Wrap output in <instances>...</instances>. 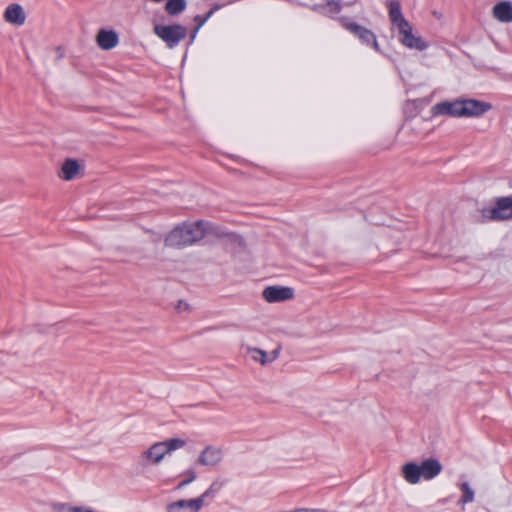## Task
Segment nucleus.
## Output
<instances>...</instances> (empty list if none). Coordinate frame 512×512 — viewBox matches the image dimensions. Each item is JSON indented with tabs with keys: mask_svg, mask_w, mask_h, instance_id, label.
<instances>
[{
	"mask_svg": "<svg viewBox=\"0 0 512 512\" xmlns=\"http://www.w3.org/2000/svg\"><path fill=\"white\" fill-rule=\"evenodd\" d=\"M207 234H218L212 223L206 221L185 222L171 230L164 243L167 247L180 249L193 245Z\"/></svg>",
	"mask_w": 512,
	"mask_h": 512,
	"instance_id": "nucleus-1",
	"label": "nucleus"
},
{
	"mask_svg": "<svg viewBox=\"0 0 512 512\" xmlns=\"http://www.w3.org/2000/svg\"><path fill=\"white\" fill-rule=\"evenodd\" d=\"M186 440L181 438H170L164 441L155 442L148 448L141 451L139 463L142 467L159 465L167 455L183 448Z\"/></svg>",
	"mask_w": 512,
	"mask_h": 512,
	"instance_id": "nucleus-2",
	"label": "nucleus"
},
{
	"mask_svg": "<svg viewBox=\"0 0 512 512\" xmlns=\"http://www.w3.org/2000/svg\"><path fill=\"white\" fill-rule=\"evenodd\" d=\"M442 471L441 463L436 459H426L421 464L414 462L405 463L401 467V475L409 484L415 485L424 480H432Z\"/></svg>",
	"mask_w": 512,
	"mask_h": 512,
	"instance_id": "nucleus-3",
	"label": "nucleus"
},
{
	"mask_svg": "<svg viewBox=\"0 0 512 512\" xmlns=\"http://www.w3.org/2000/svg\"><path fill=\"white\" fill-rule=\"evenodd\" d=\"M153 31L155 35H157L168 48H174L177 46L180 41L185 39L187 36V28L179 25H161V24H155Z\"/></svg>",
	"mask_w": 512,
	"mask_h": 512,
	"instance_id": "nucleus-4",
	"label": "nucleus"
},
{
	"mask_svg": "<svg viewBox=\"0 0 512 512\" xmlns=\"http://www.w3.org/2000/svg\"><path fill=\"white\" fill-rule=\"evenodd\" d=\"M485 220H508L512 218V197H502L490 209L482 210Z\"/></svg>",
	"mask_w": 512,
	"mask_h": 512,
	"instance_id": "nucleus-5",
	"label": "nucleus"
},
{
	"mask_svg": "<svg viewBox=\"0 0 512 512\" xmlns=\"http://www.w3.org/2000/svg\"><path fill=\"white\" fill-rule=\"evenodd\" d=\"M492 109V105L488 102L470 99V98H462L461 105V114L462 118L464 117H481L488 111Z\"/></svg>",
	"mask_w": 512,
	"mask_h": 512,
	"instance_id": "nucleus-6",
	"label": "nucleus"
},
{
	"mask_svg": "<svg viewBox=\"0 0 512 512\" xmlns=\"http://www.w3.org/2000/svg\"><path fill=\"white\" fill-rule=\"evenodd\" d=\"M462 98L452 101H442L431 108L433 116H448L453 118H462L461 114Z\"/></svg>",
	"mask_w": 512,
	"mask_h": 512,
	"instance_id": "nucleus-7",
	"label": "nucleus"
},
{
	"mask_svg": "<svg viewBox=\"0 0 512 512\" xmlns=\"http://www.w3.org/2000/svg\"><path fill=\"white\" fill-rule=\"evenodd\" d=\"M263 299L268 303H278L294 298V290L286 286H268L262 291Z\"/></svg>",
	"mask_w": 512,
	"mask_h": 512,
	"instance_id": "nucleus-8",
	"label": "nucleus"
},
{
	"mask_svg": "<svg viewBox=\"0 0 512 512\" xmlns=\"http://www.w3.org/2000/svg\"><path fill=\"white\" fill-rule=\"evenodd\" d=\"M223 460V451L221 448L208 445L199 454L197 464L206 467H216Z\"/></svg>",
	"mask_w": 512,
	"mask_h": 512,
	"instance_id": "nucleus-9",
	"label": "nucleus"
},
{
	"mask_svg": "<svg viewBox=\"0 0 512 512\" xmlns=\"http://www.w3.org/2000/svg\"><path fill=\"white\" fill-rule=\"evenodd\" d=\"M203 507L202 499L198 496L171 502L166 506V512H199Z\"/></svg>",
	"mask_w": 512,
	"mask_h": 512,
	"instance_id": "nucleus-10",
	"label": "nucleus"
},
{
	"mask_svg": "<svg viewBox=\"0 0 512 512\" xmlns=\"http://www.w3.org/2000/svg\"><path fill=\"white\" fill-rule=\"evenodd\" d=\"M343 26L348 31L356 35L362 41V43L366 45L371 44L376 51H379L378 42L376 40L374 33L371 30L366 29L356 23L348 21L343 22Z\"/></svg>",
	"mask_w": 512,
	"mask_h": 512,
	"instance_id": "nucleus-11",
	"label": "nucleus"
},
{
	"mask_svg": "<svg viewBox=\"0 0 512 512\" xmlns=\"http://www.w3.org/2000/svg\"><path fill=\"white\" fill-rule=\"evenodd\" d=\"M400 42L410 49L422 51L427 48V44L420 38L412 34V27L407 24L406 28H399Z\"/></svg>",
	"mask_w": 512,
	"mask_h": 512,
	"instance_id": "nucleus-12",
	"label": "nucleus"
},
{
	"mask_svg": "<svg viewBox=\"0 0 512 512\" xmlns=\"http://www.w3.org/2000/svg\"><path fill=\"white\" fill-rule=\"evenodd\" d=\"M4 20L16 26H22L26 21V15L21 5L13 3L7 6L3 14Z\"/></svg>",
	"mask_w": 512,
	"mask_h": 512,
	"instance_id": "nucleus-13",
	"label": "nucleus"
},
{
	"mask_svg": "<svg viewBox=\"0 0 512 512\" xmlns=\"http://www.w3.org/2000/svg\"><path fill=\"white\" fill-rule=\"evenodd\" d=\"M80 170L81 166L79 162L75 159L68 158L62 163L57 175L64 181H70L79 175Z\"/></svg>",
	"mask_w": 512,
	"mask_h": 512,
	"instance_id": "nucleus-14",
	"label": "nucleus"
},
{
	"mask_svg": "<svg viewBox=\"0 0 512 512\" xmlns=\"http://www.w3.org/2000/svg\"><path fill=\"white\" fill-rule=\"evenodd\" d=\"M96 42L101 49L110 50L118 44L119 38L115 31L101 29L96 36Z\"/></svg>",
	"mask_w": 512,
	"mask_h": 512,
	"instance_id": "nucleus-15",
	"label": "nucleus"
},
{
	"mask_svg": "<svg viewBox=\"0 0 512 512\" xmlns=\"http://www.w3.org/2000/svg\"><path fill=\"white\" fill-rule=\"evenodd\" d=\"M246 352L248 355H250L251 359L257 363H260L261 365H266L268 363L273 362L278 357V351L274 350L270 354L265 352L264 350L256 347H247Z\"/></svg>",
	"mask_w": 512,
	"mask_h": 512,
	"instance_id": "nucleus-16",
	"label": "nucleus"
},
{
	"mask_svg": "<svg viewBox=\"0 0 512 512\" xmlns=\"http://www.w3.org/2000/svg\"><path fill=\"white\" fill-rule=\"evenodd\" d=\"M493 17L500 22H512V3L509 1H502L497 3L492 10Z\"/></svg>",
	"mask_w": 512,
	"mask_h": 512,
	"instance_id": "nucleus-17",
	"label": "nucleus"
},
{
	"mask_svg": "<svg viewBox=\"0 0 512 512\" xmlns=\"http://www.w3.org/2000/svg\"><path fill=\"white\" fill-rule=\"evenodd\" d=\"M389 18L391 23L399 28H406L409 22L403 17L401 12L400 3L397 1H391L389 3Z\"/></svg>",
	"mask_w": 512,
	"mask_h": 512,
	"instance_id": "nucleus-18",
	"label": "nucleus"
},
{
	"mask_svg": "<svg viewBox=\"0 0 512 512\" xmlns=\"http://www.w3.org/2000/svg\"><path fill=\"white\" fill-rule=\"evenodd\" d=\"M186 8L185 0H168L165 5V11L169 15H178Z\"/></svg>",
	"mask_w": 512,
	"mask_h": 512,
	"instance_id": "nucleus-19",
	"label": "nucleus"
},
{
	"mask_svg": "<svg viewBox=\"0 0 512 512\" xmlns=\"http://www.w3.org/2000/svg\"><path fill=\"white\" fill-rule=\"evenodd\" d=\"M224 483L219 480H214L211 485L199 496L203 504L207 499H213L215 495L222 489Z\"/></svg>",
	"mask_w": 512,
	"mask_h": 512,
	"instance_id": "nucleus-20",
	"label": "nucleus"
},
{
	"mask_svg": "<svg viewBox=\"0 0 512 512\" xmlns=\"http://www.w3.org/2000/svg\"><path fill=\"white\" fill-rule=\"evenodd\" d=\"M180 477L182 479L176 486L177 490H181L191 482L195 481L197 479V472L194 468H188L180 474Z\"/></svg>",
	"mask_w": 512,
	"mask_h": 512,
	"instance_id": "nucleus-21",
	"label": "nucleus"
},
{
	"mask_svg": "<svg viewBox=\"0 0 512 512\" xmlns=\"http://www.w3.org/2000/svg\"><path fill=\"white\" fill-rule=\"evenodd\" d=\"M460 489L462 491V497L460 499L461 503L465 504L472 502L474 500V491L472 490L468 483H462L460 485Z\"/></svg>",
	"mask_w": 512,
	"mask_h": 512,
	"instance_id": "nucleus-22",
	"label": "nucleus"
},
{
	"mask_svg": "<svg viewBox=\"0 0 512 512\" xmlns=\"http://www.w3.org/2000/svg\"><path fill=\"white\" fill-rule=\"evenodd\" d=\"M326 2L325 6L323 7V13L327 15H335L337 14L340 9V3L339 0H324Z\"/></svg>",
	"mask_w": 512,
	"mask_h": 512,
	"instance_id": "nucleus-23",
	"label": "nucleus"
},
{
	"mask_svg": "<svg viewBox=\"0 0 512 512\" xmlns=\"http://www.w3.org/2000/svg\"><path fill=\"white\" fill-rule=\"evenodd\" d=\"M282 512H328L324 509H318V508H297L290 511H282Z\"/></svg>",
	"mask_w": 512,
	"mask_h": 512,
	"instance_id": "nucleus-24",
	"label": "nucleus"
},
{
	"mask_svg": "<svg viewBox=\"0 0 512 512\" xmlns=\"http://www.w3.org/2000/svg\"><path fill=\"white\" fill-rule=\"evenodd\" d=\"M194 21L197 23V27L195 29V33L201 28L205 22L207 21V17H203L200 15L195 16Z\"/></svg>",
	"mask_w": 512,
	"mask_h": 512,
	"instance_id": "nucleus-25",
	"label": "nucleus"
},
{
	"mask_svg": "<svg viewBox=\"0 0 512 512\" xmlns=\"http://www.w3.org/2000/svg\"><path fill=\"white\" fill-rule=\"evenodd\" d=\"M223 6H224V5H218V4H215V5L211 8V10H214V12H215V11L219 10L220 8H222Z\"/></svg>",
	"mask_w": 512,
	"mask_h": 512,
	"instance_id": "nucleus-26",
	"label": "nucleus"
},
{
	"mask_svg": "<svg viewBox=\"0 0 512 512\" xmlns=\"http://www.w3.org/2000/svg\"><path fill=\"white\" fill-rule=\"evenodd\" d=\"M214 14V10H210L204 17H207V20Z\"/></svg>",
	"mask_w": 512,
	"mask_h": 512,
	"instance_id": "nucleus-27",
	"label": "nucleus"
}]
</instances>
